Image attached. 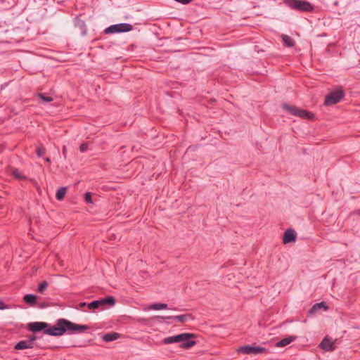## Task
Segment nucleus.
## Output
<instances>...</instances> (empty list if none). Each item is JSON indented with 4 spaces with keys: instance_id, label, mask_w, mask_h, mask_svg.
Here are the masks:
<instances>
[{
    "instance_id": "nucleus-17",
    "label": "nucleus",
    "mask_w": 360,
    "mask_h": 360,
    "mask_svg": "<svg viewBox=\"0 0 360 360\" xmlns=\"http://www.w3.org/2000/svg\"><path fill=\"white\" fill-rule=\"evenodd\" d=\"M102 308L105 304L113 306L115 304V299L112 296H108L105 298L101 299Z\"/></svg>"
},
{
    "instance_id": "nucleus-13",
    "label": "nucleus",
    "mask_w": 360,
    "mask_h": 360,
    "mask_svg": "<svg viewBox=\"0 0 360 360\" xmlns=\"http://www.w3.org/2000/svg\"><path fill=\"white\" fill-rule=\"evenodd\" d=\"M15 349L17 350H21L25 349H32L33 348V346L30 344L29 342H27V340H21L18 342L14 347Z\"/></svg>"
},
{
    "instance_id": "nucleus-7",
    "label": "nucleus",
    "mask_w": 360,
    "mask_h": 360,
    "mask_svg": "<svg viewBox=\"0 0 360 360\" xmlns=\"http://www.w3.org/2000/svg\"><path fill=\"white\" fill-rule=\"evenodd\" d=\"M266 349L264 347H259V346H250V345H245L240 347L237 352L245 354H262L266 352Z\"/></svg>"
},
{
    "instance_id": "nucleus-12",
    "label": "nucleus",
    "mask_w": 360,
    "mask_h": 360,
    "mask_svg": "<svg viewBox=\"0 0 360 360\" xmlns=\"http://www.w3.org/2000/svg\"><path fill=\"white\" fill-rule=\"evenodd\" d=\"M23 300L25 302L32 307H34L37 304V296L33 294H26L23 297Z\"/></svg>"
},
{
    "instance_id": "nucleus-31",
    "label": "nucleus",
    "mask_w": 360,
    "mask_h": 360,
    "mask_svg": "<svg viewBox=\"0 0 360 360\" xmlns=\"http://www.w3.org/2000/svg\"><path fill=\"white\" fill-rule=\"evenodd\" d=\"M35 306H37L39 308H44L47 306V304L45 302H37V304Z\"/></svg>"
},
{
    "instance_id": "nucleus-34",
    "label": "nucleus",
    "mask_w": 360,
    "mask_h": 360,
    "mask_svg": "<svg viewBox=\"0 0 360 360\" xmlns=\"http://www.w3.org/2000/svg\"><path fill=\"white\" fill-rule=\"evenodd\" d=\"M46 161L48 162H51V160L49 158H46Z\"/></svg>"
},
{
    "instance_id": "nucleus-2",
    "label": "nucleus",
    "mask_w": 360,
    "mask_h": 360,
    "mask_svg": "<svg viewBox=\"0 0 360 360\" xmlns=\"http://www.w3.org/2000/svg\"><path fill=\"white\" fill-rule=\"evenodd\" d=\"M194 337V334L185 333L165 338L162 340V342L166 345L181 342L180 347L183 349H189L196 345V342L195 340H189L190 338Z\"/></svg>"
},
{
    "instance_id": "nucleus-28",
    "label": "nucleus",
    "mask_w": 360,
    "mask_h": 360,
    "mask_svg": "<svg viewBox=\"0 0 360 360\" xmlns=\"http://www.w3.org/2000/svg\"><path fill=\"white\" fill-rule=\"evenodd\" d=\"M88 149V143H84L80 145L79 150L82 153L85 152Z\"/></svg>"
},
{
    "instance_id": "nucleus-24",
    "label": "nucleus",
    "mask_w": 360,
    "mask_h": 360,
    "mask_svg": "<svg viewBox=\"0 0 360 360\" xmlns=\"http://www.w3.org/2000/svg\"><path fill=\"white\" fill-rule=\"evenodd\" d=\"M48 283L46 281L41 282L37 288V292L39 293H43L44 291L47 288Z\"/></svg>"
},
{
    "instance_id": "nucleus-21",
    "label": "nucleus",
    "mask_w": 360,
    "mask_h": 360,
    "mask_svg": "<svg viewBox=\"0 0 360 360\" xmlns=\"http://www.w3.org/2000/svg\"><path fill=\"white\" fill-rule=\"evenodd\" d=\"M66 191H67V188L66 187H61L60 188L57 192H56V198L57 200H61L64 198L65 194H66Z\"/></svg>"
},
{
    "instance_id": "nucleus-25",
    "label": "nucleus",
    "mask_w": 360,
    "mask_h": 360,
    "mask_svg": "<svg viewBox=\"0 0 360 360\" xmlns=\"http://www.w3.org/2000/svg\"><path fill=\"white\" fill-rule=\"evenodd\" d=\"M37 96L40 98L44 102H51L53 101V98L51 96H46L44 94L39 93L37 94Z\"/></svg>"
},
{
    "instance_id": "nucleus-8",
    "label": "nucleus",
    "mask_w": 360,
    "mask_h": 360,
    "mask_svg": "<svg viewBox=\"0 0 360 360\" xmlns=\"http://www.w3.org/2000/svg\"><path fill=\"white\" fill-rule=\"evenodd\" d=\"M49 324L46 322H32L27 326V329L33 333L41 331L42 330H46Z\"/></svg>"
},
{
    "instance_id": "nucleus-19",
    "label": "nucleus",
    "mask_w": 360,
    "mask_h": 360,
    "mask_svg": "<svg viewBox=\"0 0 360 360\" xmlns=\"http://www.w3.org/2000/svg\"><path fill=\"white\" fill-rule=\"evenodd\" d=\"M167 309V304L165 303H154L149 306L148 309L160 310Z\"/></svg>"
},
{
    "instance_id": "nucleus-37",
    "label": "nucleus",
    "mask_w": 360,
    "mask_h": 360,
    "mask_svg": "<svg viewBox=\"0 0 360 360\" xmlns=\"http://www.w3.org/2000/svg\"><path fill=\"white\" fill-rule=\"evenodd\" d=\"M359 214H360V210L359 211Z\"/></svg>"
},
{
    "instance_id": "nucleus-26",
    "label": "nucleus",
    "mask_w": 360,
    "mask_h": 360,
    "mask_svg": "<svg viewBox=\"0 0 360 360\" xmlns=\"http://www.w3.org/2000/svg\"><path fill=\"white\" fill-rule=\"evenodd\" d=\"M46 153V149L42 146H39L37 148V154L39 157L43 156V155Z\"/></svg>"
},
{
    "instance_id": "nucleus-35",
    "label": "nucleus",
    "mask_w": 360,
    "mask_h": 360,
    "mask_svg": "<svg viewBox=\"0 0 360 360\" xmlns=\"http://www.w3.org/2000/svg\"><path fill=\"white\" fill-rule=\"evenodd\" d=\"M63 153H65V152H66V150H65V146L63 147Z\"/></svg>"
},
{
    "instance_id": "nucleus-9",
    "label": "nucleus",
    "mask_w": 360,
    "mask_h": 360,
    "mask_svg": "<svg viewBox=\"0 0 360 360\" xmlns=\"http://www.w3.org/2000/svg\"><path fill=\"white\" fill-rule=\"evenodd\" d=\"M319 347L327 352H332L335 349V342L328 338H325L320 343Z\"/></svg>"
},
{
    "instance_id": "nucleus-16",
    "label": "nucleus",
    "mask_w": 360,
    "mask_h": 360,
    "mask_svg": "<svg viewBox=\"0 0 360 360\" xmlns=\"http://www.w3.org/2000/svg\"><path fill=\"white\" fill-rule=\"evenodd\" d=\"M323 308L325 310L328 309V306L326 305L324 302L315 304L309 310V313L314 314L319 309Z\"/></svg>"
},
{
    "instance_id": "nucleus-18",
    "label": "nucleus",
    "mask_w": 360,
    "mask_h": 360,
    "mask_svg": "<svg viewBox=\"0 0 360 360\" xmlns=\"http://www.w3.org/2000/svg\"><path fill=\"white\" fill-rule=\"evenodd\" d=\"M11 175L13 177L18 180H24L26 179L25 176L23 175L18 169H11Z\"/></svg>"
},
{
    "instance_id": "nucleus-3",
    "label": "nucleus",
    "mask_w": 360,
    "mask_h": 360,
    "mask_svg": "<svg viewBox=\"0 0 360 360\" xmlns=\"http://www.w3.org/2000/svg\"><path fill=\"white\" fill-rule=\"evenodd\" d=\"M284 3L291 9L301 12H311L314 6L305 0H285Z\"/></svg>"
},
{
    "instance_id": "nucleus-23",
    "label": "nucleus",
    "mask_w": 360,
    "mask_h": 360,
    "mask_svg": "<svg viewBox=\"0 0 360 360\" xmlns=\"http://www.w3.org/2000/svg\"><path fill=\"white\" fill-rule=\"evenodd\" d=\"M101 302V301L100 300L93 301L87 304L88 308L89 309H96L102 307Z\"/></svg>"
},
{
    "instance_id": "nucleus-36",
    "label": "nucleus",
    "mask_w": 360,
    "mask_h": 360,
    "mask_svg": "<svg viewBox=\"0 0 360 360\" xmlns=\"http://www.w3.org/2000/svg\"><path fill=\"white\" fill-rule=\"evenodd\" d=\"M338 1H335L334 4H335V5H338Z\"/></svg>"
},
{
    "instance_id": "nucleus-14",
    "label": "nucleus",
    "mask_w": 360,
    "mask_h": 360,
    "mask_svg": "<svg viewBox=\"0 0 360 360\" xmlns=\"http://www.w3.org/2000/svg\"><path fill=\"white\" fill-rule=\"evenodd\" d=\"M120 337V334L115 333V332H112V333H109L105 334L103 336V340L105 342H112V341H114V340L118 339Z\"/></svg>"
},
{
    "instance_id": "nucleus-32",
    "label": "nucleus",
    "mask_w": 360,
    "mask_h": 360,
    "mask_svg": "<svg viewBox=\"0 0 360 360\" xmlns=\"http://www.w3.org/2000/svg\"><path fill=\"white\" fill-rule=\"evenodd\" d=\"M176 2L183 4H187L190 2H191L193 0H174Z\"/></svg>"
},
{
    "instance_id": "nucleus-27",
    "label": "nucleus",
    "mask_w": 360,
    "mask_h": 360,
    "mask_svg": "<svg viewBox=\"0 0 360 360\" xmlns=\"http://www.w3.org/2000/svg\"><path fill=\"white\" fill-rule=\"evenodd\" d=\"M84 199H85V201L87 202V203H92V198H91V195L90 193L87 192L84 194Z\"/></svg>"
},
{
    "instance_id": "nucleus-6",
    "label": "nucleus",
    "mask_w": 360,
    "mask_h": 360,
    "mask_svg": "<svg viewBox=\"0 0 360 360\" xmlns=\"http://www.w3.org/2000/svg\"><path fill=\"white\" fill-rule=\"evenodd\" d=\"M133 29V26L129 23L115 24L109 26L104 30L105 34H114L120 32H129Z\"/></svg>"
},
{
    "instance_id": "nucleus-15",
    "label": "nucleus",
    "mask_w": 360,
    "mask_h": 360,
    "mask_svg": "<svg viewBox=\"0 0 360 360\" xmlns=\"http://www.w3.org/2000/svg\"><path fill=\"white\" fill-rule=\"evenodd\" d=\"M282 40L283 44L287 47H292L295 45V41L288 35L283 34Z\"/></svg>"
},
{
    "instance_id": "nucleus-20",
    "label": "nucleus",
    "mask_w": 360,
    "mask_h": 360,
    "mask_svg": "<svg viewBox=\"0 0 360 360\" xmlns=\"http://www.w3.org/2000/svg\"><path fill=\"white\" fill-rule=\"evenodd\" d=\"M188 317H189V315H188V314H182V315L168 316L167 319H172L176 321L177 322L183 323V322H185L186 321H187Z\"/></svg>"
},
{
    "instance_id": "nucleus-4",
    "label": "nucleus",
    "mask_w": 360,
    "mask_h": 360,
    "mask_svg": "<svg viewBox=\"0 0 360 360\" xmlns=\"http://www.w3.org/2000/svg\"><path fill=\"white\" fill-rule=\"evenodd\" d=\"M283 108L290 113L292 115L307 119V120H313L314 115L309 112L307 110L300 109L295 105H290L286 103L283 104Z\"/></svg>"
},
{
    "instance_id": "nucleus-22",
    "label": "nucleus",
    "mask_w": 360,
    "mask_h": 360,
    "mask_svg": "<svg viewBox=\"0 0 360 360\" xmlns=\"http://www.w3.org/2000/svg\"><path fill=\"white\" fill-rule=\"evenodd\" d=\"M76 26L78 27L79 28V30H81V34L82 36L86 35L87 29H86V26L84 21L79 20L77 22V24L76 25Z\"/></svg>"
},
{
    "instance_id": "nucleus-30",
    "label": "nucleus",
    "mask_w": 360,
    "mask_h": 360,
    "mask_svg": "<svg viewBox=\"0 0 360 360\" xmlns=\"http://www.w3.org/2000/svg\"><path fill=\"white\" fill-rule=\"evenodd\" d=\"M37 340V337L34 335L30 336L27 340L31 345L34 347V341Z\"/></svg>"
},
{
    "instance_id": "nucleus-1",
    "label": "nucleus",
    "mask_w": 360,
    "mask_h": 360,
    "mask_svg": "<svg viewBox=\"0 0 360 360\" xmlns=\"http://www.w3.org/2000/svg\"><path fill=\"white\" fill-rule=\"evenodd\" d=\"M89 328L87 325H79L65 319H59L56 325L49 328H47L44 333L51 336H61L65 333L68 334L81 333Z\"/></svg>"
},
{
    "instance_id": "nucleus-11",
    "label": "nucleus",
    "mask_w": 360,
    "mask_h": 360,
    "mask_svg": "<svg viewBox=\"0 0 360 360\" xmlns=\"http://www.w3.org/2000/svg\"><path fill=\"white\" fill-rule=\"evenodd\" d=\"M296 339L295 336H289L287 338H285L282 339L281 340L277 342L276 343V346L277 347H283L285 346H287L288 345L290 344L292 342H293Z\"/></svg>"
},
{
    "instance_id": "nucleus-33",
    "label": "nucleus",
    "mask_w": 360,
    "mask_h": 360,
    "mask_svg": "<svg viewBox=\"0 0 360 360\" xmlns=\"http://www.w3.org/2000/svg\"><path fill=\"white\" fill-rule=\"evenodd\" d=\"M86 305V302H80L79 303V307H84Z\"/></svg>"
},
{
    "instance_id": "nucleus-10",
    "label": "nucleus",
    "mask_w": 360,
    "mask_h": 360,
    "mask_svg": "<svg viewBox=\"0 0 360 360\" xmlns=\"http://www.w3.org/2000/svg\"><path fill=\"white\" fill-rule=\"evenodd\" d=\"M296 240V233L294 230L292 229H287L283 238V241L285 244L289 243L291 242H295Z\"/></svg>"
},
{
    "instance_id": "nucleus-5",
    "label": "nucleus",
    "mask_w": 360,
    "mask_h": 360,
    "mask_svg": "<svg viewBox=\"0 0 360 360\" xmlns=\"http://www.w3.org/2000/svg\"><path fill=\"white\" fill-rule=\"evenodd\" d=\"M345 93L342 89H336L329 93L325 98L324 105H331L339 103L344 97Z\"/></svg>"
},
{
    "instance_id": "nucleus-29",
    "label": "nucleus",
    "mask_w": 360,
    "mask_h": 360,
    "mask_svg": "<svg viewBox=\"0 0 360 360\" xmlns=\"http://www.w3.org/2000/svg\"><path fill=\"white\" fill-rule=\"evenodd\" d=\"M11 307L9 305L5 304L3 301L0 300V310L8 309Z\"/></svg>"
}]
</instances>
